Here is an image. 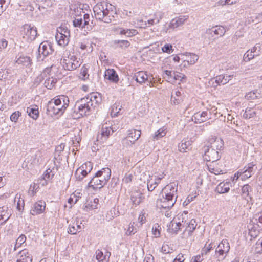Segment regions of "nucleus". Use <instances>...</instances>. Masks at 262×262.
<instances>
[{"mask_svg":"<svg viewBox=\"0 0 262 262\" xmlns=\"http://www.w3.org/2000/svg\"><path fill=\"white\" fill-rule=\"evenodd\" d=\"M172 249H170L169 245L164 244L161 247V251L164 254L170 253L171 252Z\"/></svg>","mask_w":262,"mask_h":262,"instance_id":"nucleus-63","label":"nucleus"},{"mask_svg":"<svg viewBox=\"0 0 262 262\" xmlns=\"http://www.w3.org/2000/svg\"><path fill=\"white\" fill-rule=\"evenodd\" d=\"M56 103L57 102H56ZM56 104V102H54L53 99L48 103L46 108L47 114L51 116L58 114V110L59 109L57 108Z\"/></svg>","mask_w":262,"mask_h":262,"instance_id":"nucleus-23","label":"nucleus"},{"mask_svg":"<svg viewBox=\"0 0 262 262\" xmlns=\"http://www.w3.org/2000/svg\"><path fill=\"white\" fill-rule=\"evenodd\" d=\"M114 43L119 44V47L121 48H126L130 46L129 42L125 40H115Z\"/></svg>","mask_w":262,"mask_h":262,"instance_id":"nucleus-52","label":"nucleus"},{"mask_svg":"<svg viewBox=\"0 0 262 262\" xmlns=\"http://www.w3.org/2000/svg\"><path fill=\"white\" fill-rule=\"evenodd\" d=\"M213 247L211 244H209L208 246L205 245L204 247L201 250V254L202 255H206L212 249Z\"/></svg>","mask_w":262,"mask_h":262,"instance_id":"nucleus-62","label":"nucleus"},{"mask_svg":"<svg viewBox=\"0 0 262 262\" xmlns=\"http://www.w3.org/2000/svg\"><path fill=\"white\" fill-rule=\"evenodd\" d=\"M85 98L88 100V102L90 104H92V106L93 107H96V106L99 104L101 101L99 94L93 93L88 97H85Z\"/></svg>","mask_w":262,"mask_h":262,"instance_id":"nucleus-26","label":"nucleus"},{"mask_svg":"<svg viewBox=\"0 0 262 262\" xmlns=\"http://www.w3.org/2000/svg\"><path fill=\"white\" fill-rule=\"evenodd\" d=\"M196 226L197 224L195 220L191 219L189 221H188V224L185 227L186 228V231L188 232L189 235H192Z\"/></svg>","mask_w":262,"mask_h":262,"instance_id":"nucleus-40","label":"nucleus"},{"mask_svg":"<svg viewBox=\"0 0 262 262\" xmlns=\"http://www.w3.org/2000/svg\"><path fill=\"white\" fill-rule=\"evenodd\" d=\"M251 190V187L248 184L244 185L242 188L241 195L246 200L247 202H249V199L251 200V196H249V192Z\"/></svg>","mask_w":262,"mask_h":262,"instance_id":"nucleus-32","label":"nucleus"},{"mask_svg":"<svg viewBox=\"0 0 262 262\" xmlns=\"http://www.w3.org/2000/svg\"><path fill=\"white\" fill-rule=\"evenodd\" d=\"M10 0H0V12H3L5 10L6 7L10 3Z\"/></svg>","mask_w":262,"mask_h":262,"instance_id":"nucleus-64","label":"nucleus"},{"mask_svg":"<svg viewBox=\"0 0 262 262\" xmlns=\"http://www.w3.org/2000/svg\"><path fill=\"white\" fill-rule=\"evenodd\" d=\"M188 18L189 16L188 15H181L178 17L172 19L169 25V28L174 29L182 26Z\"/></svg>","mask_w":262,"mask_h":262,"instance_id":"nucleus-18","label":"nucleus"},{"mask_svg":"<svg viewBox=\"0 0 262 262\" xmlns=\"http://www.w3.org/2000/svg\"><path fill=\"white\" fill-rule=\"evenodd\" d=\"M21 35L24 39L30 42L34 40L37 35V29L31 25L25 24L23 27Z\"/></svg>","mask_w":262,"mask_h":262,"instance_id":"nucleus-6","label":"nucleus"},{"mask_svg":"<svg viewBox=\"0 0 262 262\" xmlns=\"http://www.w3.org/2000/svg\"><path fill=\"white\" fill-rule=\"evenodd\" d=\"M225 32L226 31L223 27L216 26L214 27V29H213V33L216 35L223 36L224 35Z\"/></svg>","mask_w":262,"mask_h":262,"instance_id":"nucleus-53","label":"nucleus"},{"mask_svg":"<svg viewBox=\"0 0 262 262\" xmlns=\"http://www.w3.org/2000/svg\"><path fill=\"white\" fill-rule=\"evenodd\" d=\"M133 79L141 84L148 81V77L146 72L143 71H139L135 73Z\"/></svg>","mask_w":262,"mask_h":262,"instance_id":"nucleus-25","label":"nucleus"},{"mask_svg":"<svg viewBox=\"0 0 262 262\" xmlns=\"http://www.w3.org/2000/svg\"><path fill=\"white\" fill-rule=\"evenodd\" d=\"M92 108V104H90L88 100L83 98L76 102L74 110L75 112L81 116H86L90 114Z\"/></svg>","mask_w":262,"mask_h":262,"instance_id":"nucleus-5","label":"nucleus"},{"mask_svg":"<svg viewBox=\"0 0 262 262\" xmlns=\"http://www.w3.org/2000/svg\"><path fill=\"white\" fill-rule=\"evenodd\" d=\"M229 250L230 245L227 240H222L215 250L216 258L217 260L222 261L224 259Z\"/></svg>","mask_w":262,"mask_h":262,"instance_id":"nucleus-7","label":"nucleus"},{"mask_svg":"<svg viewBox=\"0 0 262 262\" xmlns=\"http://www.w3.org/2000/svg\"><path fill=\"white\" fill-rule=\"evenodd\" d=\"M93 11L96 19L105 23H110L114 20L116 12L111 5L105 2L97 3L93 8Z\"/></svg>","mask_w":262,"mask_h":262,"instance_id":"nucleus-2","label":"nucleus"},{"mask_svg":"<svg viewBox=\"0 0 262 262\" xmlns=\"http://www.w3.org/2000/svg\"><path fill=\"white\" fill-rule=\"evenodd\" d=\"M55 171L54 168H48L46 170L42 176V179L40 180V184L42 186L47 185L48 182L51 180L55 175Z\"/></svg>","mask_w":262,"mask_h":262,"instance_id":"nucleus-19","label":"nucleus"},{"mask_svg":"<svg viewBox=\"0 0 262 262\" xmlns=\"http://www.w3.org/2000/svg\"><path fill=\"white\" fill-rule=\"evenodd\" d=\"M141 131L140 130L133 129L129 130L127 132V135L126 137L122 139V144L126 147L132 146L135 144L141 136Z\"/></svg>","mask_w":262,"mask_h":262,"instance_id":"nucleus-8","label":"nucleus"},{"mask_svg":"<svg viewBox=\"0 0 262 262\" xmlns=\"http://www.w3.org/2000/svg\"><path fill=\"white\" fill-rule=\"evenodd\" d=\"M173 81H172V82H174L176 80H179L180 81H182V80L186 78L185 75L178 72H173Z\"/></svg>","mask_w":262,"mask_h":262,"instance_id":"nucleus-55","label":"nucleus"},{"mask_svg":"<svg viewBox=\"0 0 262 262\" xmlns=\"http://www.w3.org/2000/svg\"><path fill=\"white\" fill-rule=\"evenodd\" d=\"M203 151L204 152V159L208 162H215L221 158L219 152L216 149L209 147L208 146L204 147Z\"/></svg>","mask_w":262,"mask_h":262,"instance_id":"nucleus-9","label":"nucleus"},{"mask_svg":"<svg viewBox=\"0 0 262 262\" xmlns=\"http://www.w3.org/2000/svg\"><path fill=\"white\" fill-rule=\"evenodd\" d=\"M172 71L169 70H165L164 71V74H165L166 76L164 77L165 78H166L167 80L169 82H172L173 81V74Z\"/></svg>","mask_w":262,"mask_h":262,"instance_id":"nucleus-61","label":"nucleus"},{"mask_svg":"<svg viewBox=\"0 0 262 262\" xmlns=\"http://www.w3.org/2000/svg\"><path fill=\"white\" fill-rule=\"evenodd\" d=\"M255 115V112L251 108H247L243 114L244 118L250 119L253 118Z\"/></svg>","mask_w":262,"mask_h":262,"instance_id":"nucleus-49","label":"nucleus"},{"mask_svg":"<svg viewBox=\"0 0 262 262\" xmlns=\"http://www.w3.org/2000/svg\"><path fill=\"white\" fill-rule=\"evenodd\" d=\"M104 78L115 83H117L119 80L116 71L113 69H108L105 71Z\"/></svg>","mask_w":262,"mask_h":262,"instance_id":"nucleus-21","label":"nucleus"},{"mask_svg":"<svg viewBox=\"0 0 262 262\" xmlns=\"http://www.w3.org/2000/svg\"><path fill=\"white\" fill-rule=\"evenodd\" d=\"M245 98L247 100H253L258 97L257 91H251L247 93L245 95Z\"/></svg>","mask_w":262,"mask_h":262,"instance_id":"nucleus-58","label":"nucleus"},{"mask_svg":"<svg viewBox=\"0 0 262 262\" xmlns=\"http://www.w3.org/2000/svg\"><path fill=\"white\" fill-rule=\"evenodd\" d=\"M130 200L135 206L139 205L143 200L142 194L140 192H135L131 196Z\"/></svg>","mask_w":262,"mask_h":262,"instance_id":"nucleus-39","label":"nucleus"},{"mask_svg":"<svg viewBox=\"0 0 262 262\" xmlns=\"http://www.w3.org/2000/svg\"><path fill=\"white\" fill-rule=\"evenodd\" d=\"M60 63L64 69L73 71L79 67L81 64V60L74 54H64L61 59Z\"/></svg>","mask_w":262,"mask_h":262,"instance_id":"nucleus-4","label":"nucleus"},{"mask_svg":"<svg viewBox=\"0 0 262 262\" xmlns=\"http://www.w3.org/2000/svg\"><path fill=\"white\" fill-rule=\"evenodd\" d=\"M182 101V97L181 96V92L176 90L174 93L172 94L171 97V103L177 105L180 104Z\"/></svg>","mask_w":262,"mask_h":262,"instance_id":"nucleus-34","label":"nucleus"},{"mask_svg":"<svg viewBox=\"0 0 262 262\" xmlns=\"http://www.w3.org/2000/svg\"><path fill=\"white\" fill-rule=\"evenodd\" d=\"M256 56L257 54H252L250 50H248L244 55L243 59L245 61L248 62Z\"/></svg>","mask_w":262,"mask_h":262,"instance_id":"nucleus-56","label":"nucleus"},{"mask_svg":"<svg viewBox=\"0 0 262 262\" xmlns=\"http://www.w3.org/2000/svg\"><path fill=\"white\" fill-rule=\"evenodd\" d=\"M81 229V225L79 224L78 222H74L69 225L68 233L71 234H76Z\"/></svg>","mask_w":262,"mask_h":262,"instance_id":"nucleus-36","label":"nucleus"},{"mask_svg":"<svg viewBox=\"0 0 262 262\" xmlns=\"http://www.w3.org/2000/svg\"><path fill=\"white\" fill-rule=\"evenodd\" d=\"M119 106V105L116 103H115L112 106L111 111V115L112 117H115L118 116L120 111L121 110L120 107L118 108Z\"/></svg>","mask_w":262,"mask_h":262,"instance_id":"nucleus-48","label":"nucleus"},{"mask_svg":"<svg viewBox=\"0 0 262 262\" xmlns=\"http://www.w3.org/2000/svg\"><path fill=\"white\" fill-rule=\"evenodd\" d=\"M83 23V18L81 17L75 18L73 20V25L75 27H79L82 29L85 27Z\"/></svg>","mask_w":262,"mask_h":262,"instance_id":"nucleus-54","label":"nucleus"},{"mask_svg":"<svg viewBox=\"0 0 262 262\" xmlns=\"http://www.w3.org/2000/svg\"><path fill=\"white\" fill-rule=\"evenodd\" d=\"M21 115V113L19 111H15L12 113L10 116V120L14 122H17L19 117Z\"/></svg>","mask_w":262,"mask_h":262,"instance_id":"nucleus-59","label":"nucleus"},{"mask_svg":"<svg viewBox=\"0 0 262 262\" xmlns=\"http://www.w3.org/2000/svg\"><path fill=\"white\" fill-rule=\"evenodd\" d=\"M92 168V163L91 162H88L82 164L78 169L80 170V174H83V176H86L91 171Z\"/></svg>","mask_w":262,"mask_h":262,"instance_id":"nucleus-33","label":"nucleus"},{"mask_svg":"<svg viewBox=\"0 0 262 262\" xmlns=\"http://www.w3.org/2000/svg\"><path fill=\"white\" fill-rule=\"evenodd\" d=\"M46 203L43 201H38L32 207L30 213L33 215L40 214L45 210Z\"/></svg>","mask_w":262,"mask_h":262,"instance_id":"nucleus-14","label":"nucleus"},{"mask_svg":"<svg viewBox=\"0 0 262 262\" xmlns=\"http://www.w3.org/2000/svg\"><path fill=\"white\" fill-rule=\"evenodd\" d=\"M257 167L253 162L246 165L243 169H240L242 174V181H245L250 178L256 171Z\"/></svg>","mask_w":262,"mask_h":262,"instance_id":"nucleus-12","label":"nucleus"},{"mask_svg":"<svg viewBox=\"0 0 262 262\" xmlns=\"http://www.w3.org/2000/svg\"><path fill=\"white\" fill-rule=\"evenodd\" d=\"M66 33L67 35H70V31L68 29L67 27L64 26H61L57 28L56 34H60V35H62L63 34H66Z\"/></svg>","mask_w":262,"mask_h":262,"instance_id":"nucleus-60","label":"nucleus"},{"mask_svg":"<svg viewBox=\"0 0 262 262\" xmlns=\"http://www.w3.org/2000/svg\"><path fill=\"white\" fill-rule=\"evenodd\" d=\"M80 130H76L74 132L73 136L71 137V141H72L73 144H79L80 141L81 140V137L80 136Z\"/></svg>","mask_w":262,"mask_h":262,"instance_id":"nucleus-46","label":"nucleus"},{"mask_svg":"<svg viewBox=\"0 0 262 262\" xmlns=\"http://www.w3.org/2000/svg\"><path fill=\"white\" fill-rule=\"evenodd\" d=\"M198 59L199 57L196 54L189 53V58L187 62L190 64H193L198 61Z\"/></svg>","mask_w":262,"mask_h":262,"instance_id":"nucleus-57","label":"nucleus"},{"mask_svg":"<svg viewBox=\"0 0 262 262\" xmlns=\"http://www.w3.org/2000/svg\"><path fill=\"white\" fill-rule=\"evenodd\" d=\"M27 112L28 115L34 120H36L38 118L39 111L36 105L30 106L27 107Z\"/></svg>","mask_w":262,"mask_h":262,"instance_id":"nucleus-31","label":"nucleus"},{"mask_svg":"<svg viewBox=\"0 0 262 262\" xmlns=\"http://www.w3.org/2000/svg\"><path fill=\"white\" fill-rule=\"evenodd\" d=\"M176 220L177 222H180L181 226L185 227L188 224V211H184L182 213L178 214Z\"/></svg>","mask_w":262,"mask_h":262,"instance_id":"nucleus-29","label":"nucleus"},{"mask_svg":"<svg viewBox=\"0 0 262 262\" xmlns=\"http://www.w3.org/2000/svg\"><path fill=\"white\" fill-rule=\"evenodd\" d=\"M53 100L54 102H57L56 103V105L57 106V108L59 109L58 110V114H62L65 111L66 109L69 106V98L64 95H60L55 97L54 99H53Z\"/></svg>","mask_w":262,"mask_h":262,"instance_id":"nucleus-10","label":"nucleus"},{"mask_svg":"<svg viewBox=\"0 0 262 262\" xmlns=\"http://www.w3.org/2000/svg\"><path fill=\"white\" fill-rule=\"evenodd\" d=\"M113 132L114 130L111 128V125L110 123H105L103 124L100 133L97 135V140L101 142L106 141Z\"/></svg>","mask_w":262,"mask_h":262,"instance_id":"nucleus-11","label":"nucleus"},{"mask_svg":"<svg viewBox=\"0 0 262 262\" xmlns=\"http://www.w3.org/2000/svg\"><path fill=\"white\" fill-rule=\"evenodd\" d=\"M16 262H32V256L28 249H24L18 253Z\"/></svg>","mask_w":262,"mask_h":262,"instance_id":"nucleus-17","label":"nucleus"},{"mask_svg":"<svg viewBox=\"0 0 262 262\" xmlns=\"http://www.w3.org/2000/svg\"><path fill=\"white\" fill-rule=\"evenodd\" d=\"M208 170L212 173L215 175H219L223 174L224 172L223 170L219 167L216 166V163L215 162H211L209 164H207Z\"/></svg>","mask_w":262,"mask_h":262,"instance_id":"nucleus-35","label":"nucleus"},{"mask_svg":"<svg viewBox=\"0 0 262 262\" xmlns=\"http://www.w3.org/2000/svg\"><path fill=\"white\" fill-rule=\"evenodd\" d=\"M93 17L92 16H90L89 14H84L83 15V24L85 26H87V28H89V26L90 29H92L95 25V23H93Z\"/></svg>","mask_w":262,"mask_h":262,"instance_id":"nucleus-41","label":"nucleus"},{"mask_svg":"<svg viewBox=\"0 0 262 262\" xmlns=\"http://www.w3.org/2000/svg\"><path fill=\"white\" fill-rule=\"evenodd\" d=\"M165 135V130L163 128H161L155 132L154 135L152 136V139L153 140H157L164 136Z\"/></svg>","mask_w":262,"mask_h":262,"instance_id":"nucleus-44","label":"nucleus"},{"mask_svg":"<svg viewBox=\"0 0 262 262\" xmlns=\"http://www.w3.org/2000/svg\"><path fill=\"white\" fill-rule=\"evenodd\" d=\"M258 225H254L253 222L251 221L248 225L247 228L249 230V234L251 237L255 238L259 234V230L258 229Z\"/></svg>","mask_w":262,"mask_h":262,"instance_id":"nucleus-28","label":"nucleus"},{"mask_svg":"<svg viewBox=\"0 0 262 262\" xmlns=\"http://www.w3.org/2000/svg\"><path fill=\"white\" fill-rule=\"evenodd\" d=\"M10 216V210L6 206L0 207V221H3L1 224L5 223L9 219Z\"/></svg>","mask_w":262,"mask_h":262,"instance_id":"nucleus-24","label":"nucleus"},{"mask_svg":"<svg viewBox=\"0 0 262 262\" xmlns=\"http://www.w3.org/2000/svg\"><path fill=\"white\" fill-rule=\"evenodd\" d=\"M156 19L150 18L147 21L143 22V20H140V23L142 24L140 25V27L141 28H145L147 27V24L149 25V26H151L155 24H157L159 23L160 20L162 19L163 17V13L161 11H157L156 12Z\"/></svg>","mask_w":262,"mask_h":262,"instance_id":"nucleus-20","label":"nucleus"},{"mask_svg":"<svg viewBox=\"0 0 262 262\" xmlns=\"http://www.w3.org/2000/svg\"><path fill=\"white\" fill-rule=\"evenodd\" d=\"M137 231V228L135 226V223H130L126 232L127 235H130L135 234Z\"/></svg>","mask_w":262,"mask_h":262,"instance_id":"nucleus-50","label":"nucleus"},{"mask_svg":"<svg viewBox=\"0 0 262 262\" xmlns=\"http://www.w3.org/2000/svg\"><path fill=\"white\" fill-rule=\"evenodd\" d=\"M16 62L18 64L29 67L31 64V60L29 57L21 56L17 59Z\"/></svg>","mask_w":262,"mask_h":262,"instance_id":"nucleus-37","label":"nucleus"},{"mask_svg":"<svg viewBox=\"0 0 262 262\" xmlns=\"http://www.w3.org/2000/svg\"><path fill=\"white\" fill-rule=\"evenodd\" d=\"M162 197L157 201V206L160 208L170 209L176 203L177 196V186L174 183L166 185L163 189Z\"/></svg>","mask_w":262,"mask_h":262,"instance_id":"nucleus-1","label":"nucleus"},{"mask_svg":"<svg viewBox=\"0 0 262 262\" xmlns=\"http://www.w3.org/2000/svg\"><path fill=\"white\" fill-rule=\"evenodd\" d=\"M96 258L98 262H107L105 256L103 255V252L100 250L96 251Z\"/></svg>","mask_w":262,"mask_h":262,"instance_id":"nucleus-51","label":"nucleus"},{"mask_svg":"<svg viewBox=\"0 0 262 262\" xmlns=\"http://www.w3.org/2000/svg\"><path fill=\"white\" fill-rule=\"evenodd\" d=\"M38 51L40 57H41V55H42L43 57H45L48 55L52 54L53 52V49L49 42L43 41L40 44Z\"/></svg>","mask_w":262,"mask_h":262,"instance_id":"nucleus-13","label":"nucleus"},{"mask_svg":"<svg viewBox=\"0 0 262 262\" xmlns=\"http://www.w3.org/2000/svg\"><path fill=\"white\" fill-rule=\"evenodd\" d=\"M56 80L53 79V77L48 78L46 79L44 82V85L48 89H52L56 83Z\"/></svg>","mask_w":262,"mask_h":262,"instance_id":"nucleus-45","label":"nucleus"},{"mask_svg":"<svg viewBox=\"0 0 262 262\" xmlns=\"http://www.w3.org/2000/svg\"><path fill=\"white\" fill-rule=\"evenodd\" d=\"M211 118L212 117L210 116V114L209 115L207 111H203L202 112L195 113L192 117V120L198 123L204 122L207 119Z\"/></svg>","mask_w":262,"mask_h":262,"instance_id":"nucleus-16","label":"nucleus"},{"mask_svg":"<svg viewBox=\"0 0 262 262\" xmlns=\"http://www.w3.org/2000/svg\"><path fill=\"white\" fill-rule=\"evenodd\" d=\"M192 141L190 140L183 139L181 144L179 145V149L180 152H186L189 146L191 145Z\"/></svg>","mask_w":262,"mask_h":262,"instance_id":"nucleus-38","label":"nucleus"},{"mask_svg":"<svg viewBox=\"0 0 262 262\" xmlns=\"http://www.w3.org/2000/svg\"><path fill=\"white\" fill-rule=\"evenodd\" d=\"M26 240V237L25 235H20L16 241V243L14 246V250H16L17 248L20 247Z\"/></svg>","mask_w":262,"mask_h":262,"instance_id":"nucleus-47","label":"nucleus"},{"mask_svg":"<svg viewBox=\"0 0 262 262\" xmlns=\"http://www.w3.org/2000/svg\"><path fill=\"white\" fill-rule=\"evenodd\" d=\"M111 170L109 168H102L95 173L94 176L88 183V187L93 190L101 189L110 179Z\"/></svg>","mask_w":262,"mask_h":262,"instance_id":"nucleus-3","label":"nucleus"},{"mask_svg":"<svg viewBox=\"0 0 262 262\" xmlns=\"http://www.w3.org/2000/svg\"><path fill=\"white\" fill-rule=\"evenodd\" d=\"M70 35H67L66 34H56L55 38L58 42V44L62 47H65L69 42Z\"/></svg>","mask_w":262,"mask_h":262,"instance_id":"nucleus-22","label":"nucleus"},{"mask_svg":"<svg viewBox=\"0 0 262 262\" xmlns=\"http://www.w3.org/2000/svg\"><path fill=\"white\" fill-rule=\"evenodd\" d=\"M230 190L229 182H221L216 187L215 191L220 194L228 192Z\"/></svg>","mask_w":262,"mask_h":262,"instance_id":"nucleus-30","label":"nucleus"},{"mask_svg":"<svg viewBox=\"0 0 262 262\" xmlns=\"http://www.w3.org/2000/svg\"><path fill=\"white\" fill-rule=\"evenodd\" d=\"M159 179H155L154 181L152 179L149 180L147 182V188L149 191H152L159 184Z\"/></svg>","mask_w":262,"mask_h":262,"instance_id":"nucleus-43","label":"nucleus"},{"mask_svg":"<svg viewBox=\"0 0 262 262\" xmlns=\"http://www.w3.org/2000/svg\"><path fill=\"white\" fill-rule=\"evenodd\" d=\"M209 147L216 149L219 152L224 146V142L222 139L215 137H211L209 140Z\"/></svg>","mask_w":262,"mask_h":262,"instance_id":"nucleus-15","label":"nucleus"},{"mask_svg":"<svg viewBox=\"0 0 262 262\" xmlns=\"http://www.w3.org/2000/svg\"><path fill=\"white\" fill-rule=\"evenodd\" d=\"M183 228L181 226L180 222H177L176 218H174L170 222L169 225L168 229L169 232L177 233L180 230Z\"/></svg>","mask_w":262,"mask_h":262,"instance_id":"nucleus-27","label":"nucleus"},{"mask_svg":"<svg viewBox=\"0 0 262 262\" xmlns=\"http://www.w3.org/2000/svg\"><path fill=\"white\" fill-rule=\"evenodd\" d=\"M17 200V209L18 210L20 211L23 209L24 207V200L21 198V194L20 193H17L15 197V201Z\"/></svg>","mask_w":262,"mask_h":262,"instance_id":"nucleus-42","label":"nucleus"}]
</instances>
